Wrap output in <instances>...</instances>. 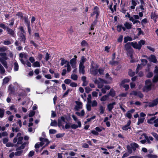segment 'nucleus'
<instances>
[{
  "instance_id": "1",
  "label": "nucleus",
  "mask_w": 158,
  "mask_h": 158,
  "mask_svg": "<svg viewBox=\"0 0 158 158\" xmlns=\"http://www.w3.org/2000/svg\"><path fill=\"white\" fill-rule=\"evenodd\" d=\"M152 85V84L151 80L149 79L146 80L145 82V85L143 88V91L148 92L150 90Z\"/></svg>"
},
{
  "instance_id": "2",
  "label": "nucleus",
  "mask_w": 158,
  "mask_h": 158,
  "mask_svg": "<svg viewBox=\"0 0 158 158\" xmlns=\"http://www.w3.org/2000/svg\"><path fill=\"white\" fill-rule=\"evenodd\" d=\"M90 73L94 75H96L98 73V67L97 64L92 61L90 65Z\"/></svg>"
},
{
  "instance_id": "3",
  "label": "nucleus",
  "mask_w": 158,
  "mask_h": 158,
  "mask_svg": "<svg viewBox=\"0 0 158 158\" xmlns=\"http://www.w3.org/2000/svg\"><path fill=\"white\" fill-rule=\"evenodd\" d=\"M94 82L98 85V88H102L103 86V83L104 81L101 78H94L93 80Z\"/></svg>"
},
{
  "instance_id": "4",
  "label": "nucleus",
  "mask_w": 158,
  "mask_h": 158,
  "mask_svg": "<svg viewBox=\"0 0 158 158\" xmlns=\"http://www.w3.org/2000/svg\"><path fill=\"white\" fill-rule=\"evenodd\" d=\"M130 94L138 96L140 98H142L143 97V95L140 92H137L135 91H132L130 93Z\"/></svg>"
},
{
  "instance_id": "5",
  "label": "nucleus",
  "mask_w": 158,
  "mask_h": 158,
  "mask_svg": "<svg viewBox=\"0 0 158 158\" xmlns=\"http://www.w3.org/2000/svg\"><path fill=\"white\" fill-rule=\"evenodd\" d=\"M77 56L75 55L74 58L71 59L70 61V64L73 68H75L76 67V64Z\"/></svg>"
},
{
  "instance_id": "6",
  "label": "nucleus",
  "mask_w": 158,
  "mask_h": 158,
  "mask_svg": "<svg viewBox=\"0 0 158 158\" xmlns=\"http://www.w3.org/2000/svg\"><path fill=\"white\" fill-rule=\"evenodd\" d=\"M158 103V98L153 100L152 102H148V106L149 107H153L156 106Z\"/></svg>"
},
{
  "instance_id": "7",
  "label": "nucleus",
  "mask_w": 158,
  "mask_h": 158,
  "mask_svg": "<svg viewBox=\"0 0 158 158\" xmlns=\"http://www.w3.org/2000/svg\"><path fill=\"white\" fill-rule=\"evenodd\" d=\"M147 58L149 61L151 62L155 63H156L157 62V60L156 57L154 55H152L149 57H147Z\"/></svg>"
},
{
  "instance_id": "8",
  "label": "nucleus",
  "mask_w": 158,
  "mask_h": 158,
  "mask_svg": "<svg viewBox=\"0 0 158 158\" xmlns=\"http://www.w3.org/2000/svg\"><path fill=\"white\" fill-rule=\"evenodd\" d=\"M99 14V11L98 8L97 6H95L94 9L93 13L91 15L92 16L94 15H96V18L97 19Z\"/></svg>"
},
{
  "instance_id": "9",
  "label": "nucleus",
  "mask_w": 158,
  "mask_h": 158,
  "mask_svg": "<svg viewBox=\"0 0 158 158\" xmlns=\"http://www.w3.org/2000/svg\"><path fill=\"white\" fill-rule=\"evenodd\" d=\"M77 123L78 125L73 124L71 125V127L72 129H76L78 127H81V121L80 120H77Z\"/></svg>"
},
{
  "instance_id": "10",
  "label": "nucleus",
  "mask_w": 158,
  "mask_h": 158,
  "mask_svg": "<svg viewBox=\"0 0 158 158\" xmlns=\"http://www.w3.org/2000/svg\"><path fill=\"white\" fill-rule=\"evenodd\" d=\"M77 105L75 107V109L76 110L78 111L80 109L82 108V103L77 101H76Z\"/></svg>"
},
{
  "instance_id": "11",
  "label": "nucleus",
  "mask_w": 158,
  "mask_h": 158,
  "mask_svg": "<svg viewBox=\"0 0 158 158\" xmlns=\"http://www.w3.org/2000/svg\"><path fill=\"white\" fill-rule=\"evenodd\" d=\"M116 104L115 102L109 103L107 106V109L109 111H111L114 107V106Z\"/></svg>"
},
{
  "instance_id": "12",
  "label": "nucleus",
  "mask_w": 158,
  "mask_h": 158,
  "mask_svg": "<svg viewBox=\"0 0 158 158\" xmlns=\"http://www.w3.org/2000/svg\"><path fill=\"white\" fill-rule=\"evenodd\" d=\"M19 39L21 42H23L24 43H25L26 38L23 33H21Z\"/></svg>"
},
{
  "instance_id": "13",
  "label": "nucleus",
  "mask_w": 158,
  "mask_h": 158,
  "mask_svg": "<svg viewBox=\"0 0 158 158\" xmlns=\"http://www.w3.org/2000/svg\"><path fill=\"white\" fill-rule=\"evenodd\" d=\"M132 46L135 48L138 49H140L141 48V45L139 44V43H137V42H135L134 43L133 42H131Z\"/></svg>"
},
{
  "instance_id": "14",
  "label": "nucleus",
  "mask_w": 158,
  "mask_h": 158,
  "mask_svg": "<svg viewBox=\"0 0 158 158\" xmlns=\"http://www.w3.org/2000/svg\"><path fill=\"white\" fill-rule=\"evenodd\" d=\"M131 123V121L130 120H129L127 124L123 127L122 129L123 130L127 131L128 129H130V127H129Z\"/></svg>"
},
{
  "instance_id": "15",
  "label": "nucleus",
  "mask_w": 158,
  "mask_h": 158,
  "mask_svg": "<svg viewBox=\"0 0 158 158\" xmlns=\"http://www.w3.org/2000/svg\"><path fill=\"white\" fill-rule=\"evenodd\" d=\"M131 46H132L131 42H128L125 45L124 48L125 49L126 51H128L132 49Z\"/></svg>"
},
{
  "instance_id": "16",
  "label": "nucleus",
  "mask_w": 158,
  "mask_h": 158,
  "mask_svg": "<svg viewBox=\"0 0 158 158\" xmlns=\"http://www.w3.org/2000/svg\"><path fill=\"white\" fill-rule=\"evenodd\" d=\"M6 31L8 33L10 34L12 36H14L15 35V32L12 29L8 27H6Z\"/></svg>"
},
{
  "instance_id": "17",
  "label": "nucleus",
  "mask_w": 158,
  "mask_h": 158,
  "mask_svg": "<svg viewBox=\"0 0 158 158\" xmlns=\"http://www.w3.org/2000/svg\"><path fill=\"white\" fill-rule=\"evenodd\" d=\"M87 60V59L84 56H82L81 57L80 63L79 65H84V63Z\"/></svg>"
},
{
  "instance_id": "18",
  "label": "nucleus",
  "mask_w": 158,
  "mask_h": 158,
  "mask_svg": "<svg viewBox=\"0 0 158 158\" xmlns=\"http://www.w3.org/2000/svg\"><path fill=\"white\" fill-rule=\"evenodd\" d=\"M85 68L84 65H79V72L80 73L84 74L85 73Z\"/></svg>"
},
{
  "instance_id": "19",
  "label": "nucleus",
  "mask_w": 158,
  "mask_h": 158,
  "mask_svg": "<svg viewBox=\"0 0 158 158\" xmlns=\"http://www.w3.org/2000/svg\"><path fill=\"white\" fill-rule=\"evenodd\" d=\"M124 25L125 26V27L127 29H131L132 27V24L131 23H129L127 22H126Z\"/></svg>"
},
{
  "instance_id": "20",
  "label": "nucleus",
  "mask_w": 158,
  "mask_h": 158,
  "mask_svg": "<svg viewBox=\"0 0 158 158\" xmlns=\"http://www.w3.org/2000/svg\"><path fill=\"white\" fill-rule=\"evenodd\" d=\"M0 61L1 62L4 66L6 68H7L8 67L6 62L2 59L0 58Z\"/></svg>"
},
{
  "instance_id": "21",
  "label": "nucleus",
  "mask_w": 158,
  "mask_h": 158,
  "mask_svg": "<svg viewBox=\"0 0 158 158\" xmlns=\"http://www.w3.org/2000/svg\"><path fill=\"white\" fill-rule=\"evenodd\" d=\"M131 145L132 148V149L134 151L135 150L136 148H138L139 147L138 145L135 143H131Z\"/></svg>"
},
{
  "instance_id": "22",
  "label": "nucleus",
  "mask_w": 158,
  "mask_h": 158,
  "mask_svg": "<svg viewBox=\"0 0 158 158\" xmlns=\"http://www.w3.org/2000/svg\"><path fill=\"white\" fill-rule=\"evenodd\" d=\"M131 0V4L132 5L130 7L131 9H134L135 8V6L137 5V3L134 0Z\"/></svg>"
},
{
  "instance_id": "23",
  "label": "nucleus",
  "mask_w": 158,
  "mask_h": 158,
  "mask_svg": "<svg viewBox=\"0 0 158 158\" xmlns=\"http://www.w3.org/2000/svg\"><path fill=\"white\" fill-rule=\"evenodd\" d=\"M133 53V52L132 49L127 51V54L128 56H129L131 59L132 58V55Z\"/></svg>"
},
{
  "instance_id": "24",
  "label": "nucleus",
  "mask_w": 158,
  "mask_h": 158,
  "mask_svg": "<svg viewBox=\"0 0 158 158\" xmlns=\"http://www.w3.org/2000/svg\"><path fill=\"white\" fill-rule=\"evenodd\" d=\"M40 63L38 61L34 62L32 64V66L34 67H40Z\"/></svg>"
},
{
  "instance_id": "25",
  "label": "nucleus",
  "mask_w": 158,
  "mask_h": 158,
  "mask_svg": "<svg viewBox=\"0 0 158 158\" xmlns=\"http://www.w3.org/2000/svg\"><path fill=\"white\" fill-rule=\"evenodd\" d=\"M132 40V39L130 37H125L124 38V43H127L128 41H131Z\"/></svg>"
},
{
  "instance_id": "26",
  "label": "nucleus",
  "mask_w": 158,
  "mask_h": 158,
  "mask_svg": "<svg viewBox=\"0 0 158 158\" xmlns=\"http://www.w3.org/2000/svg\"><path fill=\"white\" fill-rule=\"evenodd\" d=\"M107 95H109V96L110 95L112 97H114L115 96V92L113 89H111L109 94Z\"/></svg>"
},
{
  "instance_id": "27",
  "label": "nucleus",
  "mask_w": 158,
  "mask_h": 158,
  "mask_svg": "<svg viewBox=\"0 0 158 158\" xmlns=\"http://www.w3.org/2000/svg\"><path fill=\"white\" fill-rule=\"evenodd\" d=\"M75 114L79 116H83L85 114V111L84 110H82L81 113L76 112Z\"/></svg>"
},
{
  "instance_id": "28",
  "label": "nucleus",
  "mask_w": 158,
  "mask_h": 158,
  "mask_svg": "<svg viewBox=\"0 0 158 158\" xmlns=\"http://www.w3.org/2000/svg\"><path fill=\"white\" fill-rule=\"evenodd\" d=\"M109 95H106L103 96L100 99L101 101H104L106 100L108 98Z\"/></svg>"
},
{
  "instance_id": "29",
  "label": "nucleus",
  "mask_w": 158,
  "mask_h": 158,
  "mask_svg": "<svg viewBox=\"0 0 158 158\" xmlns=\"http://www.w3.org/2000/svg\"><path fill=\"white\" fill-rule=\"evenodd\" d=\"M105 109V107L102 105H100L99 106V110L100 111V113L101 114H103L104 113Z\"/></svg>"
},
{
  "instance_id": "30",
  "label": "nucleus",
  "mask_w": 158,
  "mask_h": 158,
  "mask_svg": "<svg viewBox=\"0 0 158 158\" xmlns=\"http://www.w3.org/2000/svg\"><path fill=\"white\" fill-rule=\"evenodd\" d=\"M82 47H86L88 46V44L85 40L82 41L81 43Z\"/></svg>"
},
{
  "instance_id": "31",
  "label": "nucleus",
  "mask_w": 158,
  "mask_h": 158,
  "mask_svg": "<svg viewBox=\"0 0 158 158\" xmlns=\"http://www.w3.org/2000/svg\"><path fill=\"white\" fill-rule=\"evenodd\" d=\"M110 63L112 65H116L118 64V60H111L110 61Z\"/></svg>"
},
{
  "instance_id": "32",
  "label": "nucleus",
  "mask_w": 158,
  "mask_h": 158,
  "mask_svg": "<svg viewBox=\"0 0 158 158\" xmlns=\"http://www.w3.org/2000/svg\"><path fill=\"white\" fill-rule=\"evenodd\" d=\"M15 153V155L16 156H21L23 153V150H18Z\"/></svg>"
},
{
  "instance_id": "33",
  "label": "nucleus",
  "mask_w": 158,
  "mask_h": 158,
  "mask_svg": "<svg viewBox=\"0 0 158 158\" xmlns=\"http://www.w3.org/2000/svg\"><path fill=\"white\" fill-rule=\"evenodd\" d=\"M21 134L20 133H18L17 135L14 138V139H13V142L14 143H16L17 141V138L18 137H21Z\"/></svg>"
},
{
  "instance_id": "34",
  "label": "nucleus",
  "mask_w": 158,
  "mask_h": 158,
  "mask_svg": "<svg viewBox=\"0 0 158 158\" xmlns=\"http://www.w3.org/2000/svg\"><path fill=\"white\" fill-rule=\"evenodd\" d=\"M145 118H140L138 119L137 125H139L140 124L143 123Z\"/></svg>"
},
{
  "instance_id": "35",
  "label": "nucleus",
  "mask_w": 158,
  "mask_h": 158,
  "mask_svg": "<svg viewBox=\"0 0 158 158\" xmlns=\"http://www.w3.org/2000/svg\"><path fill=\"white\" fill-rule=\"evenodd\" d=\"M17 138V142L18 144H21L22 143V140L23 139V138L22 137H18Z\"/></svg>"
},
{
  "instance_id": "36",
  "label": "nucleus",
  "mask_w": 158,
  "mask_h": 158,
  "mask_svg": "<svg viewBox=\"0 0 158 158\" xmlns=\"http://www.w3.org/2000/svg\"><path fill=\"white\" fill-rule=\"evenodd\" d=\"M157 81H158V72L156 73L153 79V82H156Z\"/></svg>"
},
{
  "instance_id": "37",
  "label": "nucleus",
  "mask_w": 158,
  "mask_h": 158,
  "mask_svg": "<svg viewBox=\"0 0 158 158\" xmlns=\"http://www.w3.org/2000/svg\"><path fill=\"white\" fill-rule=\"evenodd\" d=\"M9 78L6 77L3 80V84H6L9 81Z\"/></svg>"
},
{
  "instance_id": "38",
  "label": "nucleus",
  "mask_w": 158,
  "mask_h": 158,
  "mask_svg": "<svg viewBox=\"0 0 158 158\" xmlns=\"http://www.w3.org/2000/svg\"><path fill=\"white\" fill-rule=\"evenodd\" d=\"M5 110L3 109L0 108V117L2 118L3 117Z\"/></svg>"
},
{
  "instance_id": "39",
  "label": "nucleus",
  "mask_w": 158,
  "mask_h": 158,
  "mask_svg": "<svg viewBox=\"0 0 158 158\" xmlns=\"http://www.w3.org/2000/svg\"><path fill=\"white\" fill-rule=\"evenodd\" d=\"M71 78L74 81H76L77 79V75L75 74H72L71 76Z\"/></svg>"
},
{
  "instance_id": "40",
  "label": "nucleus",
  "mask_w": 158,
  "mask_h": 158,
  "mask_svg": "<svg viewBox=\"0 0 158 158\" xmlns=\"http://www.w3.org/2000/svg\"><path fill=\"white\" fill-rule=\"evenodd\" d=\"M19 69V65L17 62H15L14 63V69L15 71H17Z\"/></svg>"
},
{
  "instance_id": "41",
  "label": "nucleus",
  "mask_w": 158,
  "mask_h": 158,
  "mask_svg": "<svg viewBox=\"0 0 158 158\" xmlns=\"http://www.w3.org/2000/svg\"><path fill=\"white\" fill-rule=\"evenodd\" d=\"M8 135V133L6 131H4L0 133V138H1L3 136H6Z\"/></svg>"
},
{
  "instance_id": "42",
  "label": "nucleus",
  "mask_w": 158,
  "mask_h": 158,
  "mask_svg": "<svg viewBox=\"0 0 158 158\" xmlns=\"http://www.w3.org/2000/svg\"><path fill=\"white\" fill-rule=\"evenodd\" d=\"M142 63L141 64V65H145L148 62L147 60L145 59H142L141 60Z\"/></svg>"
},
{
  "instance_id": "43",
  "label": "nucleus",
  "mask_w": 158,
  "mask_h": 158,
  "mask_svg": "<svg viewBox=\"0 0 158 158\" xmlns=\"http://www.w3.org/2000/svg\"><path fill=\"white\" fill-rule=\"evenodd\" d=\"M147 156L150 158H156L157 157V156L155 155H152L149 154L147 155Z\"/></svg>"
},
{
  "instance_id": "44",
  "label": "nucleus",
  "mask_w": 158,
  "mask_h": 158,
  "mask_svg": "<svg viewBox=\"0 0 158 158\" xmlns=\"http://www.w3.org/2000/svg\"><path fill=\"white\" fill-rule=\"evenodd\" d=\"M125 116L126 117L128 118H131L132 117L131 114L128 111L126 114Z\"/></svg>"
},
{
  "instance_id": "45",
  "label": "nucleus",
  "mask_w": 158,
  "mask_h": 158,
  "mask_svg": "<svg viewBox=\"0 0 158 158\" xmlns=\"http://www.w3.org/2000/svg\"><path fill=\"white\" fill-rule=\"evenodd\" d=\"M24 21L25 23L27 24V25H30V23L29 21L27 18L26 17H24Z\"/></svg>"
},
{
  "instance_id": "46",
  "label": "nucleus",
  "mask_w": 158,
  "mask_h": 158,
  "mask_svg": "<svg viewBox=\"0 0 158 158\" xmlns=\"http://www.w3.org/2000/svg\"><path fill=\"white\" fill-rule=\"evenodd\" d=\"M128 15V18H129V20L132 22H133V23L135 20L134 19V16H131L130 15Z\"/></svg>"
},
{
  "instance_id": "47",
  "label": "nucleus",
  "mask_w": 158,
  "mask_h": 158,
  "mask_svg": "<svg viewBox=\"0 0 158 158\" xmlns=\"http://www.w3.org/2000/svg\"><path fill=\"white\" fill-rule=\"evenodd\" d=\"M57 125V123L56 121L54 120L52 122L50 125L52 126H56Z\"/></svg>"
},
{
  "instance_id": "48",
  "label": "nucleus",
  "mask_w": 158,
  "mask_h": 158,
  "mask_svg": "<svg viewBox=\"0 0 158 158\" xmlns=\"http://www.w3.org/2000/svg\"><path fill=\"white\" fill-rule=\"evenodd\" d=\"M130 81V80L129 79H126L123 80L121 83V85H122L124 83L126 82H128Z\"/></svg>"
},
{
  "instance_id": "49",
  "label": "nucleus",
  "mask_w": 158,
  "mask_h": 158,
  "mask_svg": "<svg viewBox=\"0 0 158 158\" xmlns=\"http://www.w3.org/2000/svg\"><path fill=\"white\" fill-rule=\"evenodd\" d=\"M0 70L1 73L3 74L5 72V70L2 65L0 64Z\"/></svg>"
},
{
  "instance_id": "50",
  "label": "nucleus",
  "mask_w": 158,
  "mask_h": 158,
  "mask_svg": "<svg viewBox=\"0 0 158 158\" xmlns=\"http://www.w3.org/2000/svg\"><path fill=\"white\" fill-rule=\"evenodd\" d=\"M152 134L157 140H158V135L155 132L152 133Z\"/></svg>"
},
{
  "instance_id": "51",
  "label": "nucleus",
  "mask_w": 158,
  "mask_h": 158,
  "mask_svg": "<svg viewBox=\"0 0 158 158\" xmlns=\"http://www.w3.org/2000/svg\"><path fill=\"white\" fill-rule=\"evenodd\" d=\"M69 61L67 60H65L64 59H62L61 60V66H63L64 64H66Z\"/></svg>"
},
{
  "instance_id": "52",
  "label": "nucleus",
  "mask_w": 158,
  "mask_h": 158,
  "mask_svg": "<svg viewBox=\"0 0 158 158\" xmlns=\"http://www.w3.org/2000/svg\"><path fill=\"white\" fill-rule=\"evenodd\" d=\"M128 73L129 75L131 76L132 77L135 75V72H133L131 70H130L129 71Z\"/></svg>"
},
{
  "instance_id": "53",
  "label": "nucleus",
  "mask_w": 158,
  "mask_h": 158,
  "mask_svg": "<svg viewBox=\"0 0 158 158\" xmlns=\"http://www.w3.org/2000/svg\"><path fill=\"white\" fill-rule=\"evenodd\" d=\"M97 22V20H95L93 23L91 25V30H93L94 29V26L95 25L96 23Z\"/></svg>"
},
{
  "instance_id": "54",
  "label": "nucleus",
  "mask_w": 158,
  "mask_h": 158,
  "mask_svg": "<svg viewBox=\"0 0 158 158\" xmlns=\"http://www.w3.org/2000/svg\"><path fill=\"white\" fill-rule=\"evenodd\" d=\"M57 132V131L55 129H50L49 131L50 134H55Z\"/></svg>"
},
{
  "instance_id": "55",
  "label": "nucleus",
  "mask_w": 158,
  "mask_h": 158,
  "mask_svg": "<svg viewBox=\"0 0 158 158\" xmlns=\"http://www.w3.org/2000/svg\"><path fill=\"white\" fill-rule=\"evenodd\" d=\"M58 126L59 127H60L61 126H62V128L63 129L64 128V127L63 126H62L61 121V120H60L59 119H58Z\"/></svg>"
},
{
  "instance_id": "56",
  "label": "nucleus",
  "mask_w": 158,
  "mask_h": 158,
  "mask_svg": "<svg viewBox=\"0 0 158 158\" xmlns=\"http://www.w3.org/2000/svg\"><path fill=\"white\" fill-rule=\"evenodd\" d=\"M153 123L154 124V126L155 127H158V118L154 120Z\"/></svg>"
},
{
  "instance_id": "57",
  "label": "nucleus",
  "mask_w": 158,
  "mask_h": 158,
  "mask_svg": "<svg viewBox=\"0 0 158 158\" xmlns=\"http://www.w3.org/2000/svg\"><path fill=\"white\" fill-rule=\"evenodd\" d=\"M40 141L43 143V142H46L48 140L47 139L42 137L40 138Z\"/></svg>"
},
{
  "instance_id": "58",
  "label": "nucleus",
  "mask_w": 158,
  "mask_h": 158,
  "mask_svg": "<svg viewBox=\"0 0 158 158\" xmlns=\"http://www.w3.org/2000/svg\"><path fill=\"white\" fill-rule=\"evenodd\" d=\"M85 92L87 93H89V92L91 90V89L89 87H85Z\"/></svg>"
},
{
  "instance_id": "59",
  "label": "nucleus",
  "mask_w": 158,
  "mask_h": 158,
  "mask_svg": "<svg viewBox=\"0 0 158 158\" xmlns=\"http://www.w3.org/2000/svg\"><path fill=\"white\" fill-rule=\"evenodd\" d=\"M71 81L70 79H66L64 81V82L67 84H69V83L70 84Z\"/></svg>"
},
{
  "instance_id": "60",
  "label": "nucleus",
  "mask_w": 158,
  "mask_h": 158,
  "mask_svg": "<svg viewBox=\"0 0 158 158\" xmlns=\"http://www.w3.org/2000/svg\"><path fill=\"white\" fill-rule=\"evenodd\" d=\"M35 114V112L34 111H31L29 114V116L30 117H31L33 116Z\"/></svg>"
},
{
  "instance_id": "61",
  "label": "nucleus",
  "mask_w": 158,
  "mask_h": 158,
  "mask_svg": "<svg viewBox=\"0 0 158 158\" xmlns=\"http://www.w3.org/2000/svg\"><path fill=\"white\" fill-rule=\"evenodd\" d=\"M97 105V102L96 100H94L93 101L92 104V106L93 107L96 106Z\"/></svg>"
},
{
  "instance_id": "62",
  "label": "nucleus",
  "mask_w": 158,
  "mask_h": 158,
  "mask_svg": "<svg viewBox=\"0 0 158 158\" xmlns=\"http://www.w3.org/2000/svg\"><path fill=\"white\" fill-rule=\"evenodd\" d=\"M70 85L72 87H76L77 86V84L75 82H71L70 83Z\"/></svg>"
},
{
  "instance_id": "63",
  "label": "nucleus",
  "mask_w": 158,
  "mask_h": 158,
  "mask_svg": "<svg viewBox=\"0 0 158 158\" xmlns=\"http://www.w3.org/2000/svg\"><path fill=\"white\" fill-rule=\"evenodd\" d=\"M86 107L88 111H90L91 110V106L90 105L87 104L86 105Z\"/></svg>"
},
{
  "instance_id": "64",
  "label": "nucleus",
  "mask_w": 158,
  "mask_h": 158,
  "mask_svg": "<svg viewBox=\"0 0 158 158\" xmlns=\"http://www.w3.org/2000/svg\"><path fill=\"white\" fill-rule=\"evenodd\" d=\"M91 133H92L94 135H98L99 134L95 130H91Z\"/></svg>"
}]
</instances>
